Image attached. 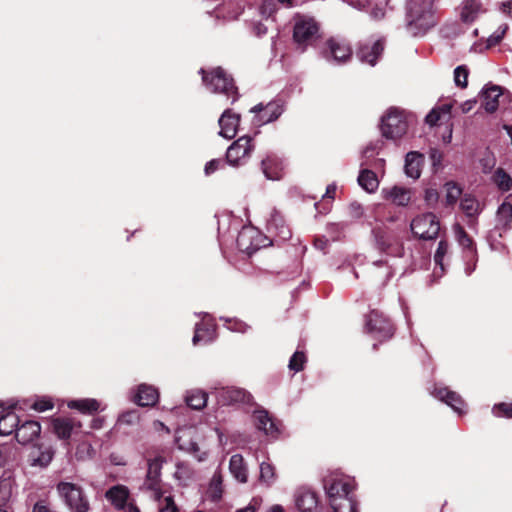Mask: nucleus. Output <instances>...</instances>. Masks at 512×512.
I'll return each mask as SVG.
<instances>
[{
    "instance_id": "obj_1",
    "label": "nucleus",
    "mask_w": 512,
    "mask_h": 512,
    "mask_svg": "<svg viewBox=\"0 0 512 512\" xmlns=\"http://www.w3.org/2000/svg\"><path fill=\"white\" fill-rule=\"evenodd\" d=\"M324 488L334 512H357L352 478L339 473L331 474L324 479Z\"/></svg>"
},
{
    "instance_id": "obj_2",
    "label": "nucleus",
    "mask_w": 512,
    "mask_h": 512,
    "mask_svg": "<svg viewBox=\"0 0 512 512\" xmlns=\"http://www.w3.org/2000/svg\"><path fill=\"white\" fill-rule=\"evenodd\" d=\"M434 0H407V28L414 35L425 33L435 25Z\"/></svg>"
},
{
    "instance_id": "obj_3",
    "label": "nucleus",
    "mask_w": 512,
    "mask_h": 512,
    "mask_svg": "<svg viewBox=\"0 0 512 512\" xmlns=\"http://www.w3.org/2000/svg\"><path fill=\"white\" fill-rule=\"evenodd\" d=\"M203 75V82L213 93H221L231 98V103L237 101V88L234 86L233 79L228 77L225 71L218 67L211 71L210 75H206L203 69L200 70Z\"/></svg>"
},
{
    "instance_id": "obj_4",
    "label": "nucleus",
    "mask_w": 512,
    "mask_h": 512,
    "mask_svg": "<svg viewBox=\"0 0 512 512\" xmlns=\"http://www.w3.org/2000/svg\"><path fill=\"white\" fill-rule=\"evenodd\" d=\"M408 123L409 120L404 111L398 108H390L386 115L382 117V134L388 139H398L406 133Z\"/></svg>"
},
{
    "instance_id": "obj_5",
    "label": "nucleus",
    "mask_w": 512,
    "mask_h": 512,
    "mask_svg": "<svg viewBox=\"0 0 512 512\" xmlns=\"http://www.w3.org/2000/svg\"><path fill=\"white\" fill-rule=\"evenodd\" d=\"M57 491L68 508L73 512H88L89 501L80 486L70 482H60Z\"/></svg>"
},
{
    "instance_id": "obj_6",
    "label": "nucleus",
    "mask_w": 512,
    "mask_h": 512,
    "mask_svg": "<svg viewBox=\"0 0 512 512\" xmlns=\"http://www.w3.org/2000/svg\"><path fill=\"white\" fill-rule=\"evenodd\" d=\"M411 230L420 239L432 240L439 234L440 223L433 213H424L412 220Z\"/></svg>"
},
{
    "instance_id": "obj_7",
    "label": "nucleus",
    "mask_w": 512,
    "mask_h": 512,
    "mask_svg": "<svg viewBox=\"0 0 512 512\" xmlns=\"http://www.w3.org/2000/svg\"><path fill=\"white\" fill-rule=\"evenodd\" d=\"M254 150L253 139L250 136H242L234 141L227 149L226 159L232 166L245 164Z\"/></svg>"
},
{
    "instance_id": "obj_8",
    "label": "nucleus",
    "mask_w": 512,
    "mask_h": 512,
    "mask_svg": "<svg viewBox=\"0 0 512 512\" xmlns=\"http://www.w3.org/2000/svg\"><path fill=\"white\" fill-rule=\"evenodd\" d=\"M319 26L314 18L297 16L295 19L293 38L298 45L306 46L311 43L318 34Z\"/></svg>"
},
{
    "instance_id": "obj_9",
    "label": "nucleus",
    "mask_w": 512,
    "mask_h": 512,
    "mask_svg": "<svg viewBox=\"0 0 512 512\" xmlns=\"http://www.w3.org/2000/svg\"><path fill=\"white\" fill-rule=\"evenodd\" d=\"M366 328L369 333L380 339H389L394 333V328L390 321L382 313L371 311L367 317Z\"/></svg>"
},
{
    "instance_id": "obj_10",
    "label": "nucleus",
    "mask_w": 512,
    "mask_h": 512,
    "mask_svg": "<svg viewBox=\"0 0 512 512\" xmlns=\"http://www.w3.org/2000/svg\"><path fill=\"white\" fill-rule=\"evenodd\" d=\"M294 502L299 512H319L318 497L309 488L297 489L294 494Z\"/></svg>"
},
{
    "instance_id": "obj_11",
    "label": "nucleus",
    "mask_w": 512,
    "mask_h": 512,
    "mask_svg": "<svg viewBox=\"0 0 512 512\" xmlns=\"http://www.w3.org/2000/svg\"><path fill=\"white\" fill-rule=\"evenodd\" d=\"M251 112L255 113V123L263 125L276 120L283 112L282 106L278 102H270L267 105L257 104Z\"/></svg>"
},
{
    "instance_id": "obj_12",
    "label": "nucleus",
    "mask_w": 512,
    "mask_h": 512,
    "mask_svg": "<svg viewBox=\"0 0 512 512\" xmlns=\"http://www.w3.org/2000/svg\"><path fill=\"white\" fill-rule=\"evenodd\" d=\"M326 45L324 56L327 60L333 59L337 63H344L351 58L352 50L346 42L332 38Z\"/></svg>"
},
{
    "instance_id": "obj_13",
    "label": "nucleus",
    "mask_w": 512,
    "mask_h": 512,
    "mask_svg": "<svg viewBox=\"0 0 512 512\" xmlns=\"http://www.w3.org/2000/svg\"><path fill=\"white\" fill-rule=\"evenodd\" d=\"M375 240L380 250L392 254L400 255L401 245L395 234L388 233L380 228L374 230Z\"/></svg>"
},
{
    "instance_id": "obj_14",
    "label": "nucleus",
    "mask_w": 512,
    "mask_h": 512,
    "mask_svg": "<svg viewBox=\"0 0 512 512\" xmlns=\"http://www.w3.org/2000/svg\"><path fill=\"white\" fill-rule=\"evenodd\" d=\"M267 230L281 241H286L291 237L289 227L285 224L282 215L276 209H271L269 212Z\"/></svg>"
},
{
    "instance_id": "obj_15",
    "label": "nucleus",
    "mask_w": 512,
    "mask_h": 512,
    "mask_svg": "<svg viewBox=\"0 0 512 512\" xmlns=\"http://www.w3.org/2000/svg\"><path fill=\"white\" fill-rule=\"evenodd\" d=\"M383 199L397 206H407L411 200L412 191L404 186L385 187L381 190Z\"/></svg>"
},
{
    "instance_id": "obj_16",
    "label": "nucleus",
    "mask_w": 512,
    "mask_h": 512,
    "mask_svg": "<svg viewBox=\"0 0 512 512\" xmlns=\"http://www.w3.org/2000/svg\"><path fill=\"white\" fill-rule=\"evenodd\" d=\"M255 237H258V232L254 228H242L236 240L239 250L247 253L248 255L258 250L263 244L259 243Z\"/></svg>"
},
{
    "instance_id": "obj_17",
    "label": "nucleus",
    "mask_w": 512,
    "mask_h": 512,
    "mask_svg": "<svg viewBox=\"0 0 512 512\" xmlns=\"http://www.w3.org/2000/svg\"><path fill=\"white\" fill-rule=\"evenodd\" d=\"M501 96H503V88L501 86L494 84L486 85L481 91L482 107L488 113L495 112L499 107V98Z\"/></svg>"
},
{
    "instance_id": "obj_18",
    "label": "nucleus",
    "mask_w": 512,
    "mask_h": 512,
    "mask_svg": "<svg viewBox=\"0 0 512 512\" xmlns=\"http://www.w3.org/2000/svg\"><path fill=\"white\" fill-rule=\"evenodd\" d=\"M218 402L221 405H230L235 403H248L250 395L243 389L235 387H223L217 391Z\"/></svg>"
},
{
    "instance_id": "obj_19",
    "label": "nucleus",
    "mask_w": 512,
    "mask_h": 512,
    "mask_svg": "<svg viewBox=\"0 0 512 512\" xmlns=\"http://www.w3.org/2000/svg\"><path fill=\"white\" fill-rule=\"evenodd\" d=\"M16 407V402L11 403L7 409H5L1 403L0 413L2 414L0 416V435H10L18 426L19 418L13 411Z\"/></svg>"
},
{
    "instance_id": "obj_20",
    "label": "nucleus",
    "mask_w": 512,
    "mask_h": 512,
    "mask_svg": "<svg viewBox=\"0 0 512 512\" xmlns=\"http://www.w3.org/2000/svg\"><path fill=\"white\" fill-rule=\"evenodd\" d=\"M239 122L240 116L238 114L233 113L230 109L225 110L219 119V134L227 139L234 138L237 134Z\"/></svg>"
},
{
    "instance_id": "obj_21",
    "label": "nucleus",
    "mask_w": 512,
    "mask_h": 512,
    "mask_svg": "<svg viewBox=\"0 0 512 512\" xmlns=\"http://www.w3.org/2000/svg\"><path fill=\"white\" fill-rule=\"evenodd\" d=\"M433 395L449 405L456 413H465V403L462 398L457 393L450 391L447 387L435 388Z\"/></svg>"
},
{
    "instance_id": "obj_22",
    "label": "nucleus",
    "mask_w": 512,
    "mask_h": 512,
    "mask_svg": "<svg viewBox=\"0 0 512 512\" xmlns=\"http://www.w3.org/2000/svg\"><path fill=\"white\" fill-rule=\"evenodd\" d=\"M41 432V426L36 421H26L16 429V439L22 445L32 443Z\"/></svg>"
},
{
    "instance_id": "obj_23",
    "label": "nucleus",
    "mask_w": 512,
    "mask_h": 512,
    "mask_svg": "<svg viewBox=\"0 0 512 512\" xmlns=\"http://www.w3.org/2000/svg\"><path fill=\"white\" fill-rule=\"evenodd\" d=\"M254 422L258 430L263 431L267 436L277 437L279 429L265 410H258L254 413Z\"/></svg>"
},
{
    "instance_id": "obj_24",
    "label": "nucleus",
    "mask_w": 512,
    "mask_h": 512,
    "mask_svg": "<svg viewBox=\"0 0 512 512\" xmlns=\"http://www.w3.org/2000/svg\"><path fill=\"white\" fill-rule=\"evenodd\" d=\"M460 209L471 220H476L484 209V203H481L474 195L465 194L460 200Z\"/></svg>"
},
{
    "instance_id": "obj_25",
    "label": "nucleus",
    "mask_w": 512,
    "mask_h": 512,
    "mask_svg": "<svg viewBox=\"0 0 512 512\" xmlns=\"http://www.w3.org/2000/svg\"><path fill=\"white\" fill-rule=\"evenodd\" d=\"M191 430H179L176 435V443L181 450L192 453L199 461L206 459V452H201L198 444L194 441L186 442L185 438H190Z\"/></svg>"
},
{
    "instance_id": "obj_26",
    "label": "nucleus",
    "mask_w": 512,
    "mask_h": 512,
    "mask_svg": "<svg viewBox=\"0 0 512 512\" xmlns=\"http://www.w3.org/2000/svg\"><path fill=\"white\" fill-rule=\"evenodd\" d=\"M262 170L267 179L278 180L283 175V163L278 157L269 155L262 160Z\"/></svg>"
},
{
    "instance_id": "obj_27",
    "label": "nucleus",
    "mask_w": 512,
    "mask_h": 512,
    "mask_svg": "<svg viewBox=\"0 0 512 512\" xmlns=\"http://www.w3.org/2000/svg\"><path fill=\"white\" fill-rule=\"evenodd\" d=\"M206 318L207 319L203 320V323L196 324L193 336L194 345L200 341L210 342L215 338V325L212 323V319L209 316H206Z\"/></svg>"
},
{
    "instance_id": "obj_28",
    "label": "nucleus",
    "mask_w": 512,
    "mask_h": 512,
    "mask_svg": "<svg viewBox=\"0 0 512 512\" xmlns=\"http://www.w3.org/2000/svg\"><path fill=\"white\" fill-rule=\"evenodd\" d=\"M384 45L381 40L373 43L372 46L363 45L358 51V56L362 62H366L371 66L376 64L378 57L382 54Z\"/></svg>"
},
{
    "instance_id": "obj_29",
    "label": "nucleus",
    "mask_w": 512,
    "mask_h": 512,
    "mask_svg": "<svg viewBox=\"0 0 512 512\" xmlns=\"http://www.w3.org/2000/svg\"><path fill=\"white\" fill-rule=\"evenodd\" d=\"M159 398V393L156 388L146 384H141L138 387L134 401L140 406L154 405Z\"/></svg>"
},
{
    "instance_id": "obj_30",
    "label": "nucleus",
    "mask_w": 512,
    "mask_h": 512,
    "mask_svg": "<svg viewBox=\"0 0 512 512\" xmlns=\"http://www.w3.org/2000/svg\"><path fill=\"white\" fill-rule=\"evenodd\" d=\"M423 155L418 152H409L405 158V173L408 177L418 179L421 175Z\"/></svg>"
},
{
    "instance_id": "obj_31",
    "label": "nucleus",
    "mask_w": 512,
    "mask_h": 512,
    "mask_svg": "<svg viewBox=\"0 0 512 512\" xmlns=\"http://www.w3.org/2000/svg\"><path fill=\"white\" fill-rule=\"evenodd\" d=\"M141 489L146 492L150 499L158 500L163 496V493L168 492L164 484L161 481V478H156L152 476H147L143 482Z\"/></svg>"
},
{
    "instance_id": "obj_32",
    "label": "nucleus",
    "mask_w": 512,
    "mask_h": 512,
    "mask_svg": "<svg viewBox=\"0 0 512 512\" xmlns=\"http://www.w3.org/2000/svg\"><path fill=\"white\" fill-rule=\"evenodd\" d=\"M53 430L60 439H68L73 430L80 428L81 424L69 418H57L52 422Z\"/></svg>"
},
{
    "instance_id": "obj_33",
    "label": "nucleus",
    "mask_w": 512,
    "mask_h": 512,
    "mask_svg": "<svg viewBox=\"0 0 512 512\" xmlns=\"http://www.w3.org/2000/svg\"><path fill=\"white\" fill-rule=\"evenodd\" d=\"M484 12L479 0H465L461 8V20L465 23L473 22L481 13Z\"/></svg>"
},
{
    "instance_id": "obj_34",
    "label": "nucleus",
    "mask_w": 512,
    "mask_h": 512,
    "mask_svg": "<svg viewBox=\"0 0 512 512\" xmlns=\"http://www.w3.org/2000/svg\"><path fill=\"white\" fill-rule=\"evenodd\" d=\"M129 497V490L126 486L116 485L106 492V498L117 509H123Z\"/></svg>"
},
{
    "instance_id": "obj_35",
    "label": "nucleus",
    "mask_w": 512,
    "mask_h": 512,
    "mask_svg": "<svg viewBox=\"0 0 512 512\" xmlns=\"http://www.w3.org/2000/svg\"><path fill=\"white\" fill-rule=\"evenodd\" d=\"M452 104L444 103L436 108L432 109L430 113L426 116V123L433 126L436 125L439 121L450 119Z\"/></svg>"
},
{
    "instance_id": "obj_36",
    "label": "nucleus",
    "mask_w": 512,
    "mask_h": 512,
    "mask_svg": "<svg viewBox=\"0 0 512 512\" xmlns=\"http://www.w3.org/2000/svg\"><path fill=\"white\" fill-rule=\"evenodd\" d=\"M229 469L236 480L241 483L247 481V469L244 465V459L240 454H235L230 458Z\"/></svg>"
},
{
    "instance_id": "obj_37",
    "label": "nucleus",
    "mask_w": 512,
    "mask_h": 512,
    "mask_svg": "<svg viewBox=\"0 0 512 512\" xmlns=\"http://www.w3.org/2000/svg\"><path fill=\"white\" fill-rule=\"evenodd\" d=\"M67 406L70 409H76L84 414H91L96 412L100 408V403L96 399L86 398V399H78L71 400L68 402Z\"/></svg>"
},
{
    "instance_id": "obj_38",
    "label": "nucleus",
    "mask_w": 512,
    "mask_h": 512,
    "mask_svg": "<svg viewBox=\"0 0 512 512\" xmlns=\"http://www.w3.org/2000/svg\"><path fill=\"white\" fill-rule=\"evenodd\" d=\"M358 183L368 193L375 192L379 186L376 174L368 169L361 170L358 176Z\"/></svg>"
},
{
    "instance_id": "obj_39",
    "label": "nucleus",
    "mask_w": 512,
    "mask_h": 512,
    "mask_svg": "<svg viewBox=\"0 0 512 512\" xmlns=\"http://www.w3.org/2000/svg\"><path fill=\"white\" fill-rule=\"evenodd\" d=\"M207 394L198 389L190 390L186 397L185 401L189 407L195 410H201L207 404Z\"/></svg>"
},
{
    "instance_id": "obj_40",
    "label": "nucleus",
    "mask_w": 512,
    "mask_h": 512,
    "mask_svg": "<svg viewBox=\"0 0 512 512\" xmlns=\"http://www.w3.org/2000/svg\"><path fill=\"white\" fill-rule=\"evenodd\" d=\"M512 221V203L509 197L499 206L497 211V222L503 227L509 226Z\"/></svg>"
},
{
    "instance_id": "obj_41",
    "label": "nucleus",
    "mask_w": 512,
    "mask_h": 512,
    "mask_svg": "<svg viewBox=\"0 0 512 512\" xmlns=\"http://www.w3.org/2000/svg\"><path fill=\"white\" fill-rule=\"evenodd\" d=\"M158 505V512H179L171 493H163L160 499L154 500Z\"/></svg>"
},
{
    "instance_id": "obj_42",
    "label": "nucleus",
    "mask_w": 512,
    "mask_h": 512,
    "mask_svg": "<svg viewBox=\"0 0 512 512\" xmlns=\"http://www.w3.org/2000/svg\"><path fill=\"white\" fill-rule=\"evenodd\" d=\"M454 233L459 245L462 246L464 249L468 250L469 252L474 253L475 249L473 240L466 233L464 228L457 224L454 226Z\"/></svg>"
},
{
    "instance_id": "obj_43",
    "label": "nucleus",
    "mask_w": 512,
    "mask_h": 512,
    "mask_svg": "<svg viewBox=\"0 0 512 512\" xmlns=\"http://www.w3.org/2000/svg\"><path fill=\"white\" fill-rule=\"evenodd\" d=\"M493 181L502 191H509L512 187V178L502 168H498L494 172Z\"/></svg>"
},
{
    "instance_id": "obj_44",
    "label": "nucleus",
    "mask_w": 512,
    "mask_h": 512,
    "mask_svg": "<svg viewBox=\"0 0 512 512\" xmlns=\"http://www.w3.org/2000/svg\"><path fill=\"white\" fill-rule=\"evenodd\" d=\"M445 188H446V204L454 205L462 194L461 188L453 182L446 183Z\"/></svg>"
},
{
    "instance_id": "obj_45",
    "label": "nucleus",
    "mask_w": 512,
    "mask_h": 512,
    "mask_svg": "<svg viewBox=\"0 0 512 512\" xmlns=\"http://www.w3.org/2000/svg\"><path fill=\"white\" fill-rule=\"evenodd\" d=\"M469 71L465 65H460L454 70L455 85L460 88H465L468 84Z\"/></svg>"
},
{
    "instance_id": "obj_46",
    "label": "nucleus",
    "mask_w": 512,
    "mask_h": 512,
    "mask_svg": "<svg viewBox=\"0 0 512 512\" xmlns=\"http://www.w3.org/2000/svg\"><path fill=\"white\" fill-rule=\"evenodd\" d=\"M164 463V458L162 456H157L148 461V470L147 476H152L156 478H161V469Z\"/></svg>"
},
{
    "instance_id": "obj_47",
    "label": "nucleus",
    "mask_w": 512,
    "mask_h": 512,
    "mask_svg": "<svg viewBox=\"0 0 512 512\" xmlns=\"http://www.w3.org/2000/svg\"><path fill=\"white\" fill-rule=\"evenodd\" d=\"M260 479L266 484L270 485L275 480L274 467L268 462L260 464Z\"/></svg>"
},
{
    "instance_id": "obj_48",
    "label": "nucleus",
    "mask_w": 512,
    "mask_h": 512,
    "mask_svg": "<svg viewBox=\"0 0 512 512\" xmlns=\"http://www.w3.org/2000/svg\"><path fill=\"white\" fill-rule=\"evenodd\" d=\"M12 495V484L8 479L0 480V507L5 506Z\"/></svg>"
},
{
    "instance_id": "obj_49",
    "label": "nucleus",
    "mask_w": 512,
    "mask_h": 512,
    "mask_svg": "<svg viewBox=\"0 0 512 512\" xmlns=\"http://www.w3.org/2000/svg\"><path fill=\"white\" fill-rule=\"evenodd\" d=\"M507 30H508L507 24L500 25L497 28V30L492 35H490L489 38L487 39L486 48H490L492 46L497 45L504 37Z\"/></svg>"
},
{
    "instance_id": "obj_50",
    "label": "nucleus",
    "mask_w": 512,
    "mask_h": 512,
    "mask_svg": "<svg viewBox=\"0 0 512 512\" xmlns=\"http://www.w3.org/2000/svg\"><path fill=\"white\" fill-rule=\"evenodd\" d=\"M448 248H449V245H448L447 241L441 240L438 243V247H437V250L434 255V261H435L436 265H438L442 270H443V260H444L445 255L448 252Z\"/></svg>"
},
{
    "instance_id": "obj_51",
    "label": "nucleus",
    "mask_w": 512,
    "mask_h": 512,
    "mask_svg": "<svg viewBox=\"0 0 512 512\" xmlns=\"http://www.w3.org/2000/svg\"><path fill=\"white\" fill-rule=\"evenodd\" d=\"M306 357L302 352L296 351L289 361V368L295 372L303 369Z\"/></svg>"
},
{
    "instance_id": "obj_52",
    "label": "nucleus",
    "mask_w": 512,
    "mask_h": 512,
    "mask_svg": "<svg viewBox=\"0 0 512 512\" xmlns=\"http://www.w3.org/2000/svg\"><path fill=\"white\" fill-rule=\"evenodd\" d=\"M493 413L496 416H505L512 418V402L511 403H500L493 407Z\"/></svg>"
},
{
    "instance_id": "obj_53",
    "label": "nucleus",
    "mask_w": 512,
    "mask_h": 512,
    "mask_svg": "<svg viewBox=\"0 0 512 512\" xmlns=\"http://www.w3.org/2000/svg\"><path fill=\"white\" fill-rule=\"evenodd\" d=\"M52 459L53 451L51 449H46L45 451H42L36 459H34L33 464L46 467Z\"/></svg>"
},
{
    "instance_id": "obj_54",
    "label": "nucleus",
    "mask_w": 512,
    "mask_h": 512,
    "mask_svg": "<svg viewBox=\"0 0 512 512\" xmlns=\"http://www.w3.org/2000/svg\"><path fill=\"white\" fill-rule=\"evenodd\" d=\"M6 453L4 454L5 455V465L6 464H9V463H13V462H17L20 460L21 456H20V452L18 450V448H16L15 446H12V445H7L6 444Z\"/></svg>"
},
{
    "instance_id": "obj_55",
    "label": "nucleus",
    "mask_w": 512,
    "mask_h": 512,
    "mask_svg": "<svg viewBox=\"0 0 512 512\" xmlns=\"http://www.w3.org/2000/svg\"><path fill=\"white\" fill-rule=\"evenodd\" d=\"M439 194L434 188H427L424 193V201L427 206L433 208L438 203Z\"/></svg>"
},
{
    "instance_id": "obj_56",
    "label": "nucleus",
    "mask_w": 512,
    "mask_h": 512,
    "mask_svg": "<svg viewBox=\"0 0 512 512\" xmlns=\"http://www.w3.org/2000/svg\"><path fill=\"white\" fill-rule=\"evenodd\" d=\"M53 406L54 405L52 400L47 397H43L41 399L36 400L32 405V407L39 412H44L46 410L52 409Z\"/></svg>"
},
{
    "instance_id": "obj_57",
    "label": "nucleus",
    "mask_w": 512,
    "mask_h": 512,
    "mask_svg": "<svg viewBox=\"0 0 512 512\" xmlns=\"http://www.w3.org/2000/svg\"><path fill=\"white\" fill-rule=\"evenodd\" d=\"M226 323H227V328L231 331L243 333L248 328V326L244 322L237 320V319L227 320Z\"/></svg>"
},
{
    "instance_id": "obj_58",
    "label": "nucleus",
    "mask_w": 512,
    "mask_h": 512,
    "mask_svg": "<svg viewBox=\"0 0 512 512\" xmlns=\"http://www.w3.org/2000/svg\"><path fill=\"white\" fill-rule=\"evenodd\" d=\"M261 504L262 499L260 497H253L246 507L238 509L236 512H256Z\"/></svg>"
},
{
    "instance_id": "obj_59",
    "label": "nucleus",
    "mask_w": 512,
    "mask_h": 512,
    "mask_svg": "<svg viewBox=\"0 0 512 512\" xmlns=\"http://www.w3.org/2000/svg\"><path fill=\"white\" fill-rule=\"evenodd\" d=\"M137 420L138 415L135 411H128L126 413H123L119 418L120 423H125L128 425L135 423Z\"/></svg>"
},
{
    "instance_id": "obj_60",
    "label": "nucleus",
    "mask_w": 512,
    "mask_h": 512,
    "mask_svg": "<svg viewBox=\"0 0 512 512\" xmlns=\"http://www.w3.org/2000/svg\"><path fill=\"white\" fill-rule=\"evenodd\" d=\"M222 165L221 160L213 159L205 165V174L210 175L215 172Z\"/></svg>"
},
{
    "instance_id": "obj_61",
    "label": "nucleus",
    "mask_w": 512,
    "mask_h": 512,
    "mask_svg": "<svg viewBox=\"0 0 512 512\" xmlns=\"http://www.w3.org/2000/svg\"><path fill=\"white\" fill-rule=\"evenodd\" d=\"M442 153L437 149L430 150V159L434 167L440 166L442 161Z\"/></svg>"
},
{
    "instance_id": "obj_62",
    "label": "nucleus",
    "mask_w": 512,
    "mask_h": 512,
    "mask_svg": "<svg viewBox=\"0 0 512 512\" xmlns=\"http://www.w3.org/2000/svg\"><path fill=\"white\" fill-rule=\"evenodd\" d=\"M33 512H55L48 504L43 501L37 502L33 508Z\"/></svg>"
},
{
    "instance_id": "obj_63",
    "label": "nucleus",
    "mask_w": 512,
    "mask_h": 512,
    "mask_svg": "<svg viewBox=\"0 0 512 512\" xmlns=\"http://www.w3.org/2000/svg\"><path fill=\"white\" fill-rule=\"evenodd\" d=\"M477 101L475 99H469L461 104V112L462 113H468L470 112L476 105Z\"/></svg>"
},
{
    "instance_id": "obj_64",
    "label": "nucleus",
    "mask_w": 512,
    "mask_h": 512,
    "mask_svg": "<svg viewBox=\"0 0 512 512\" xmlns=\"http://www.w3.org/2000/svg\"><path fill=\"white\" fill-rule=\"evenodd\" d=\"M500 9L503 13L512 15V0L502 2Z\"/></svg>"
}]
</instances>
